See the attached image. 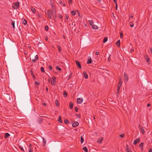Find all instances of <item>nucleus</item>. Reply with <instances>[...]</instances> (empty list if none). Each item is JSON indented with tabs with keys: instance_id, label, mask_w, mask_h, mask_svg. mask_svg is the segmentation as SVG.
Wrapping results in <instances>:
<instances>
[{
	"instance_id": "nucleus-7",
	"label": "nucleus",
	"mask_w": 152,
	"mask_h": 152,
	"mask_svg": "<svg viewBox=\"0 0 152 152\" xmlns=\"http://www.w3.org/2000/svg\"><path fill=\"white\" fill-rule=\"evenodd\" d=\"M77 102L79 104H80L81 103L83 102V99L82 98H77Z\"/></svg>"
},
{
	"instance_id": "nucleus-9",
	"label": "nucleus",
	"mask_w": 152,
	"mask_h": 152,
	"mask_svg": "<svg viewBox=\"0 0 152 152\" xmlns=\"http://www.w3.org/2000/svg\"><path fill=\"white\" fill-rule=\"evenodd\" d=\"M79 123L77 121H75L74 123L72 124V126L73 127H75L78 126Z\"/></svg>"
},
{
	"instance_id": "nucleus-45",
	"label": "nucleus",
	"mask_w": 152,
	"mask_h": 152,
	"mask_svg": "<svg viewBox=\"0 0 152 152\" xmlns=\"http://www.w3.org/2000/svg\"><path fill=\"white\" fill-rule=\"evenodd\" d=\"M56 69L58 70L61 71V69L58 66H57L56 67Z\"/></svg>"
},
{
	"instance_id": "nucleus-42",
	"label": "nucleus",
	"mask_w": 152,
	"mask_h": 152,
	"mask_svg": "<svg viewBox=\"0 0 152 152\" xmlns=\"http://www.w3.org/2000/svg\"><path fill=\"white\" fill-rule=\"evenodd\" d=\"M43 119L41 118H39V124L41 123L42 122Z\"/></svg>"
},
{
	"instance_id": "nucleus-22",
	"label": "nucleus",
	"mask_w": 152,
	"mask_h": 152,
	"mask_svg": "<svg viewBox=\"0 0 152 152\" xmlns=\"http://www.w3.org/2000/svg\"><path fill=\"white\" fill-rule=\"evenodd\" d=\"M83 151H84L85 152H88V150L87 148L86 147H84L83 148Z\"/></svg>"
},
{
	"instance_id": "nucleus-58",
	"label": "nucleus",
	"mask_w": 152,
	"mask_h": 152,
	"mask_svg": "<svg viewBox=\"0 0 152 152\" xmlns=\"http://www.w3.org/2000/svg\"><path fill=\"white\" fill-rule=\"evenodd\" d=\"M96 55H98L99 54V52L98 51H97L96 52Z\"/></svg>"
},
{
	"instance_id": "nucleus-55",
	"label": "nucleus",
	"mask_w": 152,
	"mask_h": 152,
	"mask_svg": "<svg viewBox=\"0 0 152 152\" xmlns=\"http://www.w3.org/2000/svg\"><path fill=\"white\" fill-rule=\"evenodd\" d=\"M33 151V149L31 148L29 149L28 152H32Z\"/></svg>"
},
{
	"instance_id": "nucleus-38",
	"label": "nucleus",
	"mask_w": 152,
	"mask_h": 152,
	"mask_svg": "<svg viewBox=\"0 0 152 152\" xmlns=\"http://www.w3.org/2000/svg\"><path fill=\"white\" fill-rule=\"evenodd\" d=\"M67 93L66 92H64L63 93V95L65 97H66L67 96Z\"/></svg>"
},
{
	"instance_id": "nucleus-27",
	"label": "nucleus",
	"mask_w": 152,
	"mask_h": 152,
	"mask_svg": "<svg viewBox=\"0 0 152 152\" xmlns=\"http://www.w3.org/2000/svg\"><path fill=\"white\" fill-rule=\"evenodd\" d=\"M31 75L32 76L33 78L34 79H35L36 78L35 77L33 73V72L32 70L31 71Z\"/></svg>"
},
{
	"instance_id": "nucleus-26",
	"label": "nucleus",
	"mask_w": 152,
	"mask_h": 152,
	"mask_svg": "<svg viewBox=\"0 0 152 152\" xmlns=\"http://www.w3.org/2000/svg\"><path fill=\"white\" fill-rule=\"evenodd\" d=\"M55 103L56 106L58 107L59 106V104H58V101L57 100H56Z\"/></svg>"
},
{
	"instance_id": "nucleus-16",
	"label": "nucleus",
	"mask_w": 152,
	"mask_h": 152,
	"mask_svg": "<svg viewBox=\"0 0 152 152\" xmlns=\"http://www.w3.org/2000/svg\"><path fill=\"white\" fill-rule=\"evenodd\" d=\"M73 104L71 102H69V107L70 109H72L73 108Z\"/></svg>"
},
{
	"instance_id": "nucleus-44",
	"label": "nucleus",
	"mask_w": 152,
	"mask_h": 152,
	"mask_svg": "<svg viewBox=\"0 0 152 152\" xmlns=\"http://www.w3.org/2000/svg\"><path fill=\"white\" fill-rule=\"evenodd\" d=\"M68 3L69 4H71L72 2V0H68Z\"/></svg>"
},
{
	"instance_id": "nucleus-34",
	"label": "nucleus",
	"mask_w": 152,
	"mask_h": 152,
	"mask_svg": "<svg viewBox=\"0 0 152 152\" xmlns=\"http://www.w3.org/2000/svg\"><path fill=\"white\" fill-rule=\"evenodd\" d=\"M58 49L59 50V52H61V46H60V45H58Z\"/></svg>"
},
{
	"instance_id": "nucleus-59",
	"label": "nucleus",
	"mask_w": 152,
	"mask_h": 152,
	"mask_svg": "<svg viewBox=\"0 0 152 152\" xmlns=\"http://www.w3.org/2000/svg\"><path fill=\"white\" fill-rule=\"evenodd\" d=\"M149 49L150 50V51L151 52V53H152V48H149Z\"/></svg>"
},
{
	"instance_id": "nucleus-43",
	"label": "nucleus",
	"mask_w": 152,
	"mask_h": 152,
	"mask_svg": "<svg viewBox=\"0 0 152 152\" xmlns=\"http://www.w3.org/2000/svg\"><path fill=\"white\" fill-rule=\"evenodd\" d=\"M124 136V134H122L119 135V137L121 138L123 137Z\"/></svg>"
},
{
	"instance_id": "nucleus-31",
	"label": "nucleus",
	"mask_w": 152,
	"mask_h": 152,
	"mask_svg": "<svg viewBox=\"0 0 152 152\" xmlns=\"http://www.w3.org/2000/svg\"><path fill=\"white\" fill-rule=\"evenodd\" d=\"M140 131H141L142 134H144L145 133V131H144V129H143L142 128V127H140Z\"/></svg>"
},
{
	"instance_id": "nucleus-52",
	"label": "nucleus",
	"mask_w": 152,
	"mask_h": 152,
	"mask_svg": "<svg viewBox=\"0 0 152 152\" xmlns=\"http://www.w3.org/2000/svg\"><path fill=\"white\" fill-rule=\"evenodd\" d=\"M110 55L109 56V57L108 58V61L109 62H110Z\"/></svg>"
},
{
	"instance_id": "nucleus-20",
	"label": "nucleus",
	"mask_w": 152,
	"mask_h": 152,
	"mask_svg": "<svg viewBox=\"0 0 152 152\" xmlns=\"http://www.w3.org/2000/svg\"><path fill=\"white\" fill-rule=\"evenodd\" d=\"M88 22L90 25L92 26L94 25V22L92 20H88Z\"/></svg>"
},
{
	"instance_id": "nucleus-19",
	"label": "nucleus",
	"mask_w": 152,
	"mask_h": 152,
	"mask_svg": "<svg viewBox=\"0 0 152 152\" xmlns=\"http://www.w3.org/2000/svg\"><path fill=\"white\" fill-rule=\"evenodd\" d=\"M130 45L131 46V48L130 50H129V52L130 53H132L134 51V49L131 44H130Z\"/></svg>"
},
{
	"instance_id": "nucleus-11",
	"label": "nucleus",
	"mask_w": 152,
	"mask_h": 152,
	"mask_svg": "<svg viewBox=\"0 0 152 152\" xmlns=\"http://www.w3.org/2000/svg\"><path fill=\"white\" fill-rule=\"evenodd\" d=\"M84 77L86 79H87L88 77V75L86 73L85 71H84L83 72Z\"/></svg>"
},
{
	"instance_id": "nucleus-56",
	"label": "nucleus",
	"mask_w": 152,
	"mask_h": 152,
	"mask_svg": "<svg viewBox=\"0 0 152 152\" xmlns=\"http://www.w3.org/2000/svg\"><path fill=\"white\" fill-rule=\"evenodd\" d=\"M148 152H152V149L151 148H150Z\"/></svg>"
},
{
	"instance_id": "nucleus-15",
	"label": "nucleus",
	"mask_w": 152,
	"mask_h": 152,
	"mask_svg": "<svg viewBox=\"0 0 152 152\" xmlns=\"http://www.w3.org/2000/svg\"><path fill=\"white\" fill-rule=\"evenodd\" d=\"M144 144V143L142 142H141L139 145V147L141 148V149L142 151H143V145Z\"/></svg>"
},
{
	"instance_id": "nucleus-23",
	"label": "nucleus",
	"mask_w": 152,
	"mask_h": 152,
	"mask_svg": "<svg viewBox=\"0 0 152 152\" xmlns=\"http://www.w3.org/2000/svg\"><path fill=\"white\" fill-rule=\"evenodd\" d=\"M92 62V61L91 60V58L90 59H88V60L87 61V64H89L91 63Z\"/></svg>"
},
{
	"instance_id": "nucleus-18",
	"label": "nucleus",
	"mask_w": 152,
	"mask_h": 152,
	"mask_svg": "<svg viewBox=\"0 0 152 152\" xmlns=\"http://www.w3.org/2000/svg\"><path fill=\"white\" fill-rule=\"evenodd\" d=\"M116 45H117V46L118 47L120 46V40H118V41L116 42L115 43Z\"/></svg>"
},
{
	"instance_id": "nucleus-62",
	"label": "nucleus",
	"mask_w": 152,
	"mask_h": 152,
	"mask_svg": "<svg viewBox=\"0 0 152 152\" xmlns=\"http://www.w3.org/2000/svg\"><path fill=\"white\" fill-rule=\"evenodd\" d=\"M120 89H118V88H117V93L118 94L119 93V91Z\"/></svg>"
},
{
	"instance_id": "nucleus-14",
	"label": "nucleus",
	"mask_w": 152,
	"mask_h": 152,
	"mask_svg": "<svg viewBox=\"0 0 152 152\" xmlns=\"http://www.w3.org/2000/svg\"><path fill=\"white\" fill-rule=\"evenodd\" d=\"M10 136V134L9 133H6L5 134L4 137L5 139H6L7 137H9Z\"/></svg>"
},
{
	"instance_id": "nucleus-54",
	"label": "nucleus",
	"mask_w": 152,
	"mask_h": 152,
	"mask_svg": "<svg viewBox=\"0 0 152 152\" xmlns=\"http://www.w3.org/2000/svg\"><path fill=\"white\" fill-rule=\"evenodd\" d=\"M72 77V74H71V75H70L69 77H68V80H69Z\"/></svg>"
},
{
	"instance_id": "nucleus-47",
	"label": "nucleus",
	"mask_w": 152,
	"mask_h": 152,
	"mask_svg": "<svg viewBox=\"0 0 152 152\" xmlns=\"http://www.w3.org/2000/svg\"><path fill=\"white\" fill-rule=\"evenodd\" d=\"M58 18L60 19H61L63 18V16L60 15H59L58 16Z\"/></svg>"
},
{
	"instance_id": "nucleus-17",
	"label": "nucleus",
	"mask_w": 152,
	"mask_h": 152,
	"mask_svg": "<svg viewBox=\"0 0 152 152\" xmlns=\"http://www.w3.org/2000/svg\"><path fill=\"white\" fill-rule=\"evenodd\" d=\"M92 26L93 29H96L98 28V26L94 24Z\"/></svg>"
},
{
	"instance_id": "nucleus-41",
	"label": "nucleus",
	"mask_w": 152,
	"mask_h": 152,
	"mask_svg": "<svg viewBox=\"0 0 152 152\" xmlns=\"http://www.w3.org/2000/svg\"><path fill=\"white\" fill-rule=\"evenodd\" d=\"M19 148L21 151H24V149H23V148L21 146H20V145L19 146Z\"/></svg>"
},
{
	"instance_id": "nucleus-12",
	"label": "nucleus",
	"mask_w": 152,
	"mask_h": 152,
	"mask_svg": "<svg viewBox=\"0 0 152 152\" xmlns=\"http://www.w3.org/2000/svg\"><path fill=\"white\" fill-rule=\"evenodd\" d=\"M103 140V137L101 139L99 138L98 139V140L97 141V142L98 143L101 144L102 143V141Z\"/></svg>"
},
{
	"instance_id": "nucleus-36",
	"label": "nucleus",
	"mask_w": 152,
	"mask_h": 152,
	"mask_svg": "<svg viewBox=\"0 0 152 152\" xmlns=\"http://www.w3.org/2000/svg\"><path fill=\"white\" fill-rule=\"evenodd\" d=\"M71 14L72 15H75L76 14V13L74 11H73V10H72L71 11Z\"/></svg>"
},
{
	"instance_id": "nucleus-10",
	"label": "nucleus",
	"mask_w": 152,
	"mask_h": 152,
	"mask_svg": "<svg viewBox=\"0 0 152 152\" xmlns=\"http://www.w3.org/2000/svg\"><path fill=\"white\" fill-rule=\"evenodd\" d=\"M52 80L53 81H51V84L52 85H55L56 84V78L55 77H52Z\"/></svg>"
},
{
	"instance_id": "nucleus-51",
	"label": "nucleus",
	"mask_w": 152,
	"mask_h": 152,
	"mask_svg": "<svg viewBox=\"0 0 152 152\" xmlns=\"http://www.w3.org/2000/svg\"><path fill=\"white\" fill-rule=\"evenodd\" d=\"M35 59H37V60H38V56H37V55H36L35 56Z\"/></svg>"
},
{
	"instance_id": "nucleus-63",
	"label": "nucleus",
	"mask_w": 152,
	"mask_h": 152,
	"mask_svg": "<svg viewBox=\"0 0 152 152\" xmlns=\"http://www.w3.org/2000/svg\"><path fill=\"white\" fill-rule=\"evenodd\" d=\"M123 37V35L121 33V35H120V37L121 38H122Z\"/></svg>"
},
{
	"instance_id": "nucleus-61",
	"label": "nucleus",
	"mask_w": 152,
	"mask_h": 152,
	"mask_svg": "<svg viewBox=\"0 0 152 152\" xmlns=\"http://www.w3.org/2000/svg\"><path fill=\"white\" fill-rule=\"evenodd\" d=\"M69 18V17L67 16H66V20H67Z\"/></svg>"
},
{
	"instance_id": "nucleus-49",
	"label": "nucleus",
	"mask_w": 152,
	"mask_h": 152,
	"mask_svg": "<svg viewBox=\"0 0 152 152\" xmlns=\"http://www.w3.org/2000/svg\"><path fill=\"white\" fill-rule=\"evenodd\" d=\"M35 84L37 85H39V83L37 81H35Z\"/></svg>"
},
{
	"instance_id": "nucleus-32",
	"label": "nucleus",
	"mask_w": 152,
	"mask_h": 152,
	"mask_svg": "<svg viewBox=\"0 0 152 152\" xmlns=\"http://www.w3.org/2000/svg\"><path fill=\"white\" fill-rule=\"evenodd\" d=\"M80 138V142L82 143L84 142V139L82 136H81Z\"/></svg>"
},
{
	"instance_id": "nucleus-29",
	"label": "nucleus",
	"mask_w": 152,
	"mask_h": 152,
	"mask_svg": "<svg viewBox=\"0 0 152 152\" xmlns=\"http://www.w3.org/2000/svg\"><path fill=\"white\" fill-rule=\"evenodd\" d=\"M43 140V145L44 146L46 144V141L45 140V139L44 138H42Z\"/></svg>"
},
{
	"instance_id": "nucleus-53",
	"label": "nucleus",
	"mask_w": 152,
	"mask_h": 152,
	"mask_svg": "<svg viewBox=\"0 0 152 152\" xmlns=\"http://www.w3.org/2000/svg\"><path fill=\"white\" fill-rule=\"evenodd\" d=\"M48 67H49V69L50 70H52V66H49Z\"/></svg>"
},
{
	"instance_id": "nucleus-1",
	"label": "nucleus",
	"mask_w": 152,
	"mask_h": 152,
	"mask_svg": "<svg viewBox=\"0 0 152 152\" xmlns=\"http://www.w3.org/2000/svg\"><path fill=\"white\" fill-rule=\"evenodd\" d=\"M19 2L18 1L14 3L12 7L14 9H18L19 7Z\"/></svg>"
},
{
	"instance_id": "nucleus-35",
	"label": "nucleus",
	"mask_w": 152,
	"mask_h": 152,
	"mask_svg": "<svg viewBox=\"0 0 152 152\" xmlns=\"http://www.w3.org/2000/svg\"><path fill=\"white\" fill-rule=\"evenodd\" d=\"M64 122L66 124H68L69 122L68 121L67 119H65L64 120Z\"/></svg>"
},
{
	"instance_id": "nucleus-40",
	"label": "nucleus",
	"mask_w": 152,
	"mask_h": 152,
	"mask_svg": "<svg viewBox=\"0 0 152 152\" xmlns=\"http://www.w3.org/2000/svg\"><path fill=\"white\" fill-rule=\"evenodd\" d=\"M45 30L46 31H48V27L47 26H46L45 27Z\"/></svg>"
},
{
	"instance_id": "nucleus-30",
	"label": "nucleus",
	"mask_w": 152,
	"mask_h": 152,
	"mask_svg": "<svg viewBox=\"0 0 152 152\" xmlns=\"http://www.w3.org/2000/svg\"><path fill=\"white\" fill-rule=\"evenodd\" d=\"M31 10L32 11V12H33V13H35L36 12V9L34 8V7H31Z\"/></svg>"
},
{
	"instance_id": "nucleus-3",
	"label": "nucleus",
	"mask_w": 152,
	"mask_h": 152,
	"mask_svg": "<svg viewBox=\"0 0 152 152\" xmlns=\"http://www.w3.org/2000/svg\"><path fill=\"white\" fill-rule=\"evenodd\" d=\"M124 79L125 81L127 82L128 80V77L126 73H124Z\"/></svg>"
},
{
	"instance_id": "nucleus-25",
	"label": "nucleus",
	"mask_w": 152,
	"mask_h": 152,
	"mask_svg": "<svg viewBox=\"0 0 152 152\" xmlns=\"http://www.w3.org/2000/svg\"><path fill=\"white\" fill-rule=\"evenodd\" d=\"M23 23L24 25H26L27 24V21L26 20L24 19L23 21Z\"/></svg>"
},
{
	"instance_id": "nucleus-33",
	"label": "nucleus",
	"mask_w": 152,
	"mask_h": 152,
	"mask_svg": "<svg viewBox=\"0 0 152 152\" xmlns=\"http://www.w3.org/2000/svg\"><path fill=\"white\" fill-rule=\"evenodd\" d=\"M54 9H55V8L54 7H53V6L52 5V10H53L52 11H53V13H54L55 14H56V11L54 10Z\"/></svg>"
},
{
	"instance_id": "nucleus-6",
	"label": "nucleus",
	"mask_w": 152,
	"mask_h": 152,
	"mask_svg": "<svg viewBox=\"0 0 152 152\" xmlns=\"http://www.w3.org/2000/svg\"><path fill=\"white\" fill-rule=\"evenodd\" d=\"M140 139L139 138H137L133 142L134 144L136 145L138 143L140 142Z\"/></svg>"
},
{
	"instance_id": "nucleus-24",
	"label": "nucleus",
	"mask_w": 152,
	"mask_h": 152,
	"mask_svg": "<svg viewBox=\"0 0 152 152\" xmlns=\"http://www.w3.org/2000/svg\"><path fill=\"white\" fill-rule=\"evenodd\" d=\"M107 39H108L107 37H104L103 41V42L104 43H105L107 41Z\"/></svg>"
},
{
	"instance_id": "nucleus-50",
	"label": "nucleus",
	"mask_w": 152,
	"mask_h": 152,
	"mask_svg": "<svg viewBox=\"0 0 152 152\" xmlns=\"http://www.w3.org/2000/svg\"><path fill=\"white\" fill-rule=\"evenodd\" d=\"M75 111L76 112H78V108L77 107H75Z\"/></svg>"
},
{
	"instance_id": "nucleus-57",
	"label": "nucleus",
	"mask_w": 152,
	"mask_h": 152,
	"mask_svg": "<svg viewBox=\"0 0 152 152\" xmlns=\"http://www.w3.org/2000/svg\"><path fill=\"white\" fill-rule=\"evenodd\" d=\"M113 1L115 3V4H116L117 3V0H113Z\"/></svg>"
},
{
	"instance_id": "nucleus-64",
	"label": "nucleus",
	"mask_w": 152,
	"mask_h": 152,
	"mask_svg": "<svg viewBox=\"0 0 152 152\" xmlns=\"http://www.w3.org/2000/svg\"><path fill=\"white\" fill-rule=\"evenodd\" d=\"M76 116H77V117H78V118H79V117H80L79 115V114H76Z\"/></svg>"
},
{
	"instance_id": "nucleus-2",
	"label": "nucleus",
	"mask_w": 152,
	"mask_h": 152,
	"mask_svg": "<svg viewBox=\"0 0 152 152\" xmlns=\"http://www.w3.org/2000/svg\"><path fill=\"white\" fill-rule=\"evenodd\" d=\"M53 12V11H52L51 10H48L47 12V15L50 19H52V15Z\"/></svg>"
},
{
	"instance_id": "nucleus-8",
	"label": "nucleus",
	"mask_w": 152,
	"mask_h": 152,
	"mask_svg": "<svg viewBox=\"0 0 152 152\" xmlns=\"http://www.w3.org/2000/svg\"><path fill=\"white\" fill-rule=\"evenodd\" d=\"M122 81L121 79V78L120 79L119 78V84L118 86V89H120V88L121 86L122 85Z\"/></svg>"
},
{
	"instance_id": "nucleus-28",
	"label": "nucleus",
	"mask_w": 152,
	"mask_h": 152,
	"mask_svg": "<svg viewBox=\"0 0 152 152\" xmlns=\"http://www.w3.org/2000/svg\"><path fill=\"white\" fill-rule=\"evenodd\" d=\"M129 25L131 27H132L134 26V24L132 22H131L129 23Z\"/></svg>"
},
{
	"instance_id": "nucleus-37",
	"label": "nucleus",
	"mask_w": 152,
	"mask_h": 152,
	"mask_svg": "<svg viewBox=\"0 0 152 152\" xmlns=\"http://www.w3.org/2000/svg\"><path fill=\"white\" fill-rule=\"evenodd\" d=\"M11 24L13 26V28H15V21H12Z\"/></svg>"
},
{
	"instance_id": "nucleus-5",
	"label": "nucleus",
	"mask_w": 152,
	"mask_h": 152,
	"mask_svg": "<svg viewBox=\"0 0 152 152\" xmlns=\"http://www.w3.org/2000/svg\"><path fill=\"white\" fill-rule=\"evenodd\" d=\"M76 63L77 67L79 69H81V65L78 61H75Z\"/></svg>"
},
{
	"instance_id": "nucleus-39",
	"label": "nucleus",
	"mask_w": 152,
	"mask_h": 152,
	"mask_svg": "<svg viewBox=\"0 0 152 152\" xmlns=\"http://www.w3.org/2000/svg\"><path fill=\"white\" fill-rule=\"evenodd\" d=\"M41 71L42 72H45V70L44 68L43 67H41Z\"/></svg>"
},
{
	"instance_id": "nucleus-48",
	"label": "nucleus",
	"mask_w": 152,
	"mask_h": 152,
	"mask_svg": "<svg viewBox=\"0 0 152 152\" xmlns=\"http://www.w3.org/2000/svg\"><path fill=\"white\" fill-rule=\"evenodd\" d=\"M146 61L148 62L149 61H150V59H149V58H146Z\"/></svg>"
},
{
	"instance_id": "nucleus-60",
	"label": "nucleus",
	"mask_w": 152,
	"mask_h": 152,
	"mask_svg": "<svg viewBox=\"0 0 152 152\" xmlns=\"http://www.w3.org/2000/svg\"><path fill=\"white\" fill-rule=\"evenodd\" d=\"M29 148H31L32 147V145H31V144H29Z\"/></svg>"
},
{
	"instance_id": "nucleus-13",
	"label": "nucleus",
	"mask_w": 152,
	"mask_h": 152,
	"mask_svg": "<svg viewBox=\"0 0 152 152\" xmlns=\"http://www.w3.org/2000/svg\"><path fill=\"white\" fill-rule=\"evenodd\" d=\"M126 152H132L129 149L128 145H126Z\"/></svg>"
},
{
	"instance_id": "nucleus-4",
	"label": "nucleus",
	"mask_w": 152,
	"mask_h": 152,
	"mask_svg": "<svg viewBox=\"0 0 152 152\" xmlns=\"http://www.w3.org/2000/svg\"><path fill=\"white\" fill-rule=\"evenodd\" d=\"M44 45V43L42 42H39L38 43L37 47L39 48H42V47Z\"/></svg>"
},
{
	"instance_id": "nucleus-21",
	"label": "nucleus",
	"mask_w": 152,
	"mask_h": 152,
	"mask_svg": "<svg viewBox=\"0 0 152 152\" xmlns=\"http://www.w3.org/2000/svg\"><path fill=\"white\" fill-rule=\"evenodd\" d=\"M58 121L59 122L61 123H63L62 120V119L61 118V117L60 116H59L58 119Z\"/></svg>"
},
{
	"instance_id": "nucleus-46",
	"label": "nucleus",
	"mask_w": 152,
	"mask_h": 152,
	"mask_svg": "<svg viewBox=\"0 0 152 152\" xmlns=\"http://www.w3.org/2000/svg\"><path fill=\"white\" fill-rule=\"evenodd\" d=\"M32 61L34 63L36 62L37 61H36V59L35 58L34 59H32Z\"/></svg>"
}]
</instances>
